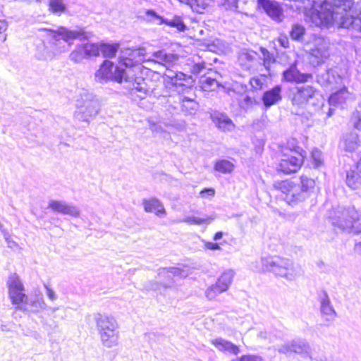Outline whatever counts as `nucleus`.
I'll use <instances>...</instances> for the list:
<instances>
[{"label":"nucleus","mask_w":361,"mask_h":361,"mask_svg":"<svg viewBox=\"0 0 361 361\" xmlns=\"http://www.w3.org/2000/svg\"><path fill=\"white\" fill-rule=\"evenodd\" d=\"M39 30L47 33V42H43L37 48V56L39 60L52 59L55 56L64 52L66 46L61 42V39L66 42L74 39L82 41L87 40L92 36V32H87L82 27L71 30L60 26L56 30L41 28Z\"/></svg>","instance_id":"1"},{"label":"nucleus","mask_w":361,"mask_h":361,"mask_svg":"<svg viewBox=\"0 0 361 361\" xmlns=\"http://www.w3.org/2000/svg\"><path fill=\"white\" fill-rule=\"evenodd\" d=\"M314 186V180L306 176H300L297 182L286 180L275 183V187L283 193L284 200L293 206L308 198L313 192Z\"/></svg>","instance_id":"2"},{"label":"nucleus","mask_w":361,"mask_h":361,"mask_svg":"<svg viewBox=\"0 0 361 361\" xmlns=\"http://www.w3.org/2000/svg\"><path fill=\"white\" fill-rule=\"evenodd\" d=\"M94 320L103 345L106 348L116 346L119 336L116 319L112 316L99 313L94 316Z\"/></svg>","instance_id":"3"},{"label":"nucleus","mask_w":361,"mask_h":361,"mask_svg":"<svg viewBox=\"0 0 361 361\" xmlns=\"http://www.w3.org/2000/svg\"><path fill=\"white\" fill-rule=\"evenodd\" d=\"M264 269L276 276L293 281L297 276V271L292 260L279 256H268L262 258Z\"/></svg>","instance_id":"4"},{"label":"nucleus","mask_w":361,"mask_h":361,"mask_svg":"<svg viewBox=\"0 0 361 361\" xmlns=\"http://www.w3.org/2000/svg\"><path fill=\"white\" fill-rule=\"evenodd\" d=\"M94 79L102 84L114 81L122 83L123 80L130 82V79L127 71L121 66H116L113 62L105 60L99 66V68L94 73Z\"/></svg>","instance_id":"5"},{"label":"nucleus","mask_w":361,"mask_h":361,"mask_svg":"<svg viewBox=\"0 0 361 361\" xmlns=\"http://www.w3.org/2000/svg\"><path fill=\"white\" fill-rule=\"evenodd\" d=\"M99 111V102L91 93H85L81 96L77 110L74 116L80 121L89 123L90 119L94 117Z\"/></svg>","instance_id":"6"},{"label":"nucleus","mask_w":361,"mask_h":361,"mask_svg":"<svg viewBox=\"0 0 361 361\" xmlns=\"http://www.w3.org/2000/svg\"><path fill=\"white\" fill-rule=\"evenodd\" d=\"M305 156L306 152L298 147L294 151H291L290 154H284L283 155L278 166V170L286 174L298 171L301 167Z\"/></svg>","instance_id":"7"},{"label":"nucleus","mask_w":361,"mask_h":361,"mask_svg":"<svg viewBox=\"0 0 361 361\" xmlns=\"http://www.w3.org/2000/svg\"><path fill=\"white\" fill-rule=\"evenodd\" d=\"M188 275V271L180 267L160 268L158 270V276L161 283H152V288L158 290L160 286L164 288L171 287L174 283L173 277L185 278Z\"/></svg>","instance_id":"8"},{"label":"nucleus","mask_w":361,"mask_h":361,"mask_svg":"<svg viewBox=\"0 0 361 361\" xmlns=\"http://www.w3.org/2000/svg\"><path fill=\"white\" fill-rule=\"evenodd\" d=\"M7 285L8 295L13 305L22 306L27 295L24 293V286L16 274L9 276Z\"/></svg>","instance_id":"9"},{"label":"nucleus","mask_w":361,"mask_h":361,"mask_svg":"<svg viewBox=\"0 0 361 361\" xmlns=\"http://www.w3.org/2000/svg\"><path fill=\"white\" fill-rule=\"evenodd\" d=\"M99 56L97 43L86 42L77 44L69 54V59L75 63H80L83 60Z\"/></svg>","instance_id":"10"},{"label":"nucleus","mask_w":361,"mask_h":361,"mask_svg":"<svg viewBox=\"0 0 361 361\" xmlns=\"http://www.w3.org/2000/svg\"><path fill=\"white\" fill-rule=\"evenodd\" d=\"M47 308L42 293L39 290H35L27 295L22 306L16 307V310L24 312L39 313Z\"/></svg>","instance_id":"11"},{"label":"nucleus","mask_w":361,"mask_h":361,"mask_svg":"<svg viewBox=\"0 0 361 361\" xmlns=\"http://www.w3.org/2000/svg\"><path fill=\"white\" fill-rule=\"evenodd\" d=\"M319 95L318 91L311 85H303L296 87V92L293 94L292 103L293 105L303 106L307 103L314 105L313 100Z\"/></svg>","instance_id":"12"},{"label":"nucleus","mask_w":361,"mask_h":361,"mask_svg":"<svg viewBox=\"0 0 361 361\" xmlns=\"http://www.w3.org/2000/svg\"><path fill=\"white\" fill-rule=\"evenodd\" d=\"M144 49H126L121 50L119 56V66L126 68H137L140 66L142 56L144 55Z\"/></svg>","instance_id":"13"},{"label":"nucleus","mask_w":361,"mask_h":361,"mask_svg":"<svg viewBox=\"0 0 361 361\" xmlns=\"http://www.w3.org/2000/svg\"><path fill=\"white\" fill-rule=\"evenodd\" d=\"M257 6L273 20L280 23L283 20V9L275 0H257Z\"/></svg>","instance_id":"14"},{"label":"nucleus","mask_w":361,"mask_h":361,"mask_svg":"<svg viewBox=\"0 0 361 361\" xmlns=\"http://www.w3.org/2000/svg\"><path fill=\"white\" fill-rule=\"evenodd\" d=\"M219 75L217 71L209 69L206 74L204 73L199 77V87L205 92L215 91L221 86V83L218 81Z\"/></svg>","instance_id":"15"},{"label":"nucleus","mask_w":361,"mask_h":361,"mask_svg":"<svg viewBox=\"0 0 361 361\" xmlns=\"http://www.w3.org/2000/svg\"><path fill=\"white\" fill-rule=\"evenodd\" d=\"M283 80L288 82L305 83L312 79L311 73H301L297 68L295 63L291 64L283 71L282 73Z\"/></svg>","instance_id":"16"},{"label":"nucleus","mask_w":361,"mask_h":361,"mask_svg":"<svg viewBox=\"0 0 361 361\" xmlns=\"http://www.w3.org/2000/svg\"><path fill=\"white\" fill-rule=\"evenodd\" d=\"M48 207L54 212L73 217H77L80 214V210L77 207L62 200H50Z\"/></svg>","instance_id":"17"},{"label":"nucleus","mask_w":361,"mask_h":361,"mask_svg":"<svg viewBox=\"0 0 361 361\" xmlns=\"http://www.w3.org/2000/svg\"><path fill=\"white\" fill-rule=\"evenodd\" d=\"M281 92L282 87L280 85H276L272 88L264 92L261 99L264 109H268L281 101Z\"/></svg>","instance_id":"18"},{"label":"nucleus","mask_w":361,"mask_h":361,"mask_svg":"<svg viewBox=\"0 0 361 361\" xmlns=\"http://www.w3.org/2000/svg\"><path fill=\"white\" fill-rule=\"evenodd\" d=\"M210 118L216 127L221 131L230 132L234 128L232 120L224 113L214 111Z\"/></svg>","instance_id":"19"},{"label":"nucleus","mask_w":361,"mask_h":361,"mask_svg":"<svg viewBox=\"0 0 361 361\" xmlns=\"http://www.w3.org/2000/svg\"><path fill=\"white\" fill-rule=\"evenodd\" d=\"M343 221L347 226L361 232V214L355 208L346 209L343 211Z\"/></svg>","instance_id":"20"},{"label":"nucleus","mask_w":361,"mask_h":361,"mask_svg":"<svg viewBox=\"0 0 361 361\" xmlns=\"http://www.w3.org/2000/svg\"><path fill=\"white\" fill-rule=\"evenodd\" d=\"M320 311L322 317L326 321H331L336 316V312L333 308L329 298L326 292H322L319 295Z\"/></svg>","instance_id":"21"},{"label":"nucleus","mask_w":361,"mask_h":361,"mask_svg":"<svg viewBox=\"0 0 361 361\" xmlns=\"http://www.w3.org/2000/svg\"><path fill=\"white\" fill-rule=\"evenodd\" d=\"M211 343L221 352L229 353L233 355H238L240 352V349L236 345L220 337L212 339Z\"/></svg>","instance_id":"22"},{"label":"nucleus","mask_w":361,"mask_h":361,"mask_svg":"<svg viewBox=\"0 0 361 361\" xmlns=\"http://www.w3.org/2000/svg\"><path fill=\"white\" fill-rule=\"evenodd\" d=\"M143 206L145 211L147 212H154L159 216H162L166 214V210L162 203L156 198L150 200H144Z\"/></svg>","instance_id":"23"},{"label":"nucleus","mask_w":361,"mask_h":361,"mask_svg":"<svg viewBox=\"0 0 361 361\" xmlns=\"http://www.w3.org/2000/svg\"><path fill=\"white\" fill-rule=\"evenodd\" d=\"M132 90L139 93L138 97L140 99L145 98L152 92V90L147 87V83L142 78L135 79V82L133 83Z\"/></svg>","instance_id":"24"},{"label":"nucleus","mask_w":361,"mask_h":361,"mask_svg":"<svg viewBox=\"0 0 361 361\" xmlns=\"http://www.w3.org/2000/svg\"><path fill=\"white\" fill-rule=\"evenodd\" d=\"M257 53L252 51H243L239 54L238 62L240 66L246 71L252 68V63L255 59Z\"/></svg>","instance_id":"25"},{"label":"nucleus","mask_w":361,"mask_h":361,"mask_svg":"<svg viewBox=\"0 0 361 361\" xmlns=\"http://www.w3.org/2000/svg\"><path fill=\"white\" fill-rule=\"evenodd\" d=\"M152 56L156 62L164 65L173 63L178 59L176 54L167 53L164 50L154 52Z\"/></svg>","instance_id":"26"},{"label":"nucleus","mask_w":361,"mask_h":361,"mask_svg":"<svg viewBox=\"0 0 361 361\" xmlns=\"http://www.w3.org/2000/svg\"><path fill=\"white\" fill-rule=\"evenodd\" d=\"M97 48L99 55L102 53L105 58H113L116 56L119 45L118 44L97 43Z\"/></svg>","instance_id":"27"},{"label":"nucleus","mask_w":361,"mask_h":361,"mask_svg":"<svg viewBox=\"0 0 361 361\" xmlns=\"http://www.w3.org/2000/svg\"><path fill=\"white\" fill-rule=\"evenodd\" d=\"M249 84L250 89L248 90V87L246 84H240V90L239 93L243 94L246 92H254L257 90H260L263 88L264 82L259 77H252L250 79Z\"/></svg>","instance_id":"28"},{"label":"nucleus","mask_w":361,"mask_h":361,"mask_svg":"<svg viewBox=\"0 0 361 361\" xmlns=\"http://www.w3.org/2000/svg\"><path fill=\"white\" fill-rule=\"evenodd\" d=\"M192 83V77L182 72H177L176 75L170 77V84L173 86H190Z\"/></svg>","instance_id":"29"},{"label":"nucleus","mask_w":361,"mask_h":361,"mask_svg":"<svg viewBox=\"0 0 361 361\" xmlns=\"http://www.w3.org/2000/svg\"><path fill=\"white\" fill-rule=\"evenodd\" d=\"M180 2L185 4L191 7L197 13H202L204 9L210 6L214 0H178Z\"/></svg>","instance_id":"30"},{"label":"nucleus","mask_w":361,"mask_h":361,"mask_svg":"<svg viewBox=\"0 0 361 361\" xmlns=\"http://www.w3.org/2000/svg\"><path fill=\"white\" fill-rule=\"evenodd\" d=\"M291 353H295L302 355H306L309 353L310 346L304 340H293L291 343Z\"/></svg>","instance_id":"31"},{"label":"nucleus","mask_w":361,"mask_h":361,"mask_svg":"<svg viewBox=\"0 0 361 361\" xmlns=\"http://www.w3.org/2000/svg\"><path fill=\"white\" fill-rule=\"evenodd\" d=\"M48 6L49 11L58 16H60L67 11V7L63 0H49Z\"/></svg>","instance_id":"32"},{"label":"nucleus","mask_w":361,"mask_h":361,"mask_svg":"<svg viewBox=\"0 0 361 361\" xmlns=\"http://www.w3.org/2000/svg\"><path fill=\"white\" fill-rule=\"evenodd\" d=\"M181 110L188 114H194L198 108V104L192 99L184 97L181 99Z\"/></svg>","instance_id":"33"},{"label":"nucleus","mask_w":361,"mask_h":361,"mask_svg":"<svg viewBox=\"0 0 361 361\" xmlns=\"http://www.w3.org/2000/svg\"><path fill=\"white\" fill-rule=\"evenodd\" d=\"M361 169L350 170L347 173L346 182L349 187L356 188L361 183Z\"/></svg>","instance_id":"34"},{"label":"nucleus","mask_w":361,"mask_h":361,"mask_svg":"<svg viewBox=\"0 0 361 361\" xmlns=\"http://www.w3.org/2000/svg\"><path fill=\"white\" fill-rule=\"evenodd\" d=\"M233 169L234 164L226 159L218 160L214 164V170L221 173H231Z\"/></svg>","instance_id":"35"},{"label":"nucleus","mask_w":361,"mask_h":361,"mask_svg":"<svg viewBox=\"0 0 361 361\" xmlns=\"http://www.w3.org/2000/svg\"><path fill=\"white\" fill-rule=\"evenodd\" d=\"M161 23L171 27H175L180 32L186 30V25L179 16H175L172 19L162 18Z\"/></svg>","instance_id":"36"},{"label":"nucleus","mask_w":361,"mask_h":361,"mask_svg":"<svg viewBox=\"0 0 361 361\" xmlns=\"http://www.w3.org/2000/svg\"><path fill=\"white\" fill-rule=\"evenodd\" d=\"M234 275L235 272L233 270H226L220 276L217 281L222 286L224 289H226L227 290L233 281Z\"/></svg>","instance_id":"37"},{"label":"nucleus","mask_w":361,"mask_h":361,"mask_svg":"<svg viewBox=\"0 0 361 361\" xmlns=\"http://www.w3.org/2000/svg\"><path fill=\"white\" fill-rule=\"evenodd\" d=\"M214 219L210 216L206 218H199L193 216H185L183 219L178 220L177 222H184L190 225H201L207 223L209 224Z\"/></svg>","instance_id":"38"},{"label":"nucleus","mask_w":361,"mask_h":361,"mask_svg":"<svg viewBox=\"0 0 361 361\" xmlns=\"http://www.w3.org/2000/svg\"><path fill=\"white\" fill-rule=\"evenodd\" d=\"M225 291H226V289H224L222 286L216 281L215 284L212 285L207 289L205 295L209 300H212Z\"/></svg>","instance_id":"39"},{"label":"nucleus","mask_w":361,"mask_h":361,"mask_svg":"<svg viewBox=\"0 0 361 361\" xmlns=\"http://www.w3.org/2000/svg\"><path fill=\"white\" fill-rule=\"evenodd\" d=\"M225 291H226V289H224L222 286L216 281L215 284L212 285L207 289L205 295L209 300H212Z\"/></svg>","instance_id":"40"},{"label":"nucleus","mask_w":361,"mask_h":361,"mask_svg":"<svg viewBox=\"0 0 361 361\" xmlns=\"http://www.w3.org/2000/svg\"><path fill=\"white\" fill-rule=\"evenodd\" d=\"M305 34V28L299 24H294L290 32L291 39L295 41H302Z\"/></svg>","instance_id":"41"},{"label":"nucleus","mask_w":361,"mask_h":361,"mask_svg":"<svg viewBox=\"0 0 361 361\" xmlns=\"http://www.w3.org/2000/svg\"><path fill=\"white\" fill-rule=\"evenodd\" d=\"M311 160L313 167L315 169L319 168L323 165V158L322 152L315 148L311 152Z\"/></svg>","instance_id":"42"},{"label":"nucleus","mask_w":361,"mask_h":361,"mask_svg":"<svg viewBox=\"0 0 361 361\" xmlns=\"http://www.w3.org/2000/svg\"><path fill=\"white\" fill-rule=\"evenodd\" d=\"M208 70L204 62L196 63L192 66L191 73L195 76L200 77L204 73L206 74Z\"/></svg>","instance_id":"43"},{"label":"nucleus","mask_w":361,"mask_h":361,"mask_svg":"<svg viewBox=\"0 0 361 361\" xmlns=\"http://www.w3.org/2000/svg\"><path fill=\"white\" fill-rule=\"evenodd\" d=\"M240 0H220L219 5L226 10L237 11L238 8V3Z\"/></svg>","instance_id":"44"},{"label":"nucleus","mask_w":361,"mask_h":361,"mask_svg":"<svg viewBox=\"0 0 361 361\" xmlns=\"http://www.w3.org/2000/svg\"><path fill=\"white\" fill-rule=\"evenodd\" d=\"M259 102L255 97L250 95H245L243 100L240 101V105L243 108H251L255 105H259Z\"/></svg>","instance_id":"45"},{"label":"nucleus","mask_w":361,"mask_h":361,"mask_svg":"<svg viewBox=\"0 0 361 361\" xmlns=\"http://www.w3.org/2000/svg\"><path fill=\"white\" fill-rule=\"evenodd\" d=\"M355 19V17L353 14L345 15V16L342 17V20L340 21V27H348L354 23Z\"/></svg>","instance_id":"46"},{"label":"nucleus","mask_w":361,"mask_h":361,"mask_svg":"<svg viewBox=\"0 0 361 361\" xmlns=\"http://www.w3.org/2000/svg\"><path fill=\"white\" fill-rule=\"evenodd\" d=\"M260 51L261 54H262L264 65H269L271 63L275 61L273 56L269 53V51L267 49L261 47Z\"/></svg>","instance_id":"47"},{"label":"nucleus","mask_w":361,"mask_h":361,"mask_svg":"<svg viewBox=\"0 0 361 361\" xmlns=\"http://www.w3.org/2000/svg\"><path fill=\"white\" fill-rule=\"evenodd\" d=\"M327 81L331 83H337V79L338 78V73L336 69L331 68L327 71Z\"/></svg>","instance_id":"48"},{"label":"nucleus","mask_w":361,"mask_h":361,"mask_svg":"<svg viewBox=\"0 0 361 361\" xmlns=\"http://www.w3.org/2000/svg\"><path fill=\"white\" fill-rule=\"evenodd\" d=\"M343 99L344 101L353 100L354 99L353 94L348 92L346 87L340 89V100Z\"/></svg>","instance_id":"49"},{"label":"nucleus","mask_w":361,"mask_h":361,"mask_svg":"<svg viewBox=\"0 0 361 361\" xmlns=\"http://www.w3.org/2000/svg\"><path fill=\"white\" fill-rule=\"evenodd\" d=\"M2 234L8 247L13 248L17 246V243L11 239V237L7 231H3Z\"/></svg>","instance_id":"50"},{"label":"nucleus","mask_w":361,"mask_h":361,"mask_svg":"<svg viewBox=\"0 0 361 361\" xmlns=\"http://www.w3.org/2000/svg\"><path fill=\"white\" fill-rule=\"evenodd\" d=\"M329 104L330 106L336 107L338 104V91H335L329 98Z\"/></svg>","instance_id":"51"},{"label":"nucleus","mask_w":361,"mask_h":361,"mask_svg":"<svg viewBox=\"0 0 361 361\" xmlns=\"http://www.w3.org/2000/svg\"><path fill=\"white\" fill-rule=\"evenodd\" d=\"M200 195L202 197H213L215 195V190L212 188H206L201 190Z\"/></svg>","instance_id":"52"},{"label":"nucleus","mask_w":361,"mask_h":361,"mask_svg":"<svg viewBox=\"0 0 361 361\" xmlns=\"http://www.w3.org/2000/svg\"><path fill=\"white\" fill-rule=\"evenodd\" d=\"M44 288L46 289V293L49 299L51 300H55L57 298L55 291L47 284H44Z\"/></svg>","instance_id":"53"},{"label":"nucleus","mask_w":361,"mask_h":361,"mask_svg":"<svg viewBox=\"0 0 361 361\" xmlns=\"http://www.w3.org/2000/svg\"><path fill=\"white\" fill-rule=\"evenodd\" d=\"M278 42L279 43L280 46L283 48H288L289 47V40L286 36H281L278 39Z\"/></svg>","instance_id":"54"},{"label":"nucleus","mask_w":361,"mask_h":361,"mask_svg":"<svg viewBox=\"0 0 361 361\" xmlns=\"http://www.w3.org/2000/svg\"><path fill=\"white\" fill-rule=\"evenodd\" d=\"M279 352L281 353H284V354H286V353H291V345H290V343H286V344H284V345H281L279 348Z\"/></svg>","instance_id":"55"},{"label":"nucleus","mask_w":361,"mask_h":361,"mask_svg":"<svg viewBox=\"0 0 361 361\" xmlns=\"http://www.w3.org/2000/svg\"><path fill=\"white\" fill-rule=\"evenodd\" d=\"M149 128L152 132L161 133L163 131V129L161 126H159L155 123H152V122H151V121H149Z\"/></svg>","instance_id":"56"},{"label":"nucleus","mask_w":361,"mask_h":361,"mask_svg":"<svg viewBox=\"0 0 361 361\" xmlns=\"http://www.w3.org/2000/svg\"><path fill=\"white\" fill-rule=\"evenodd\" d=\"M205 247L207 249H209L210 250H221L219 245L216 243L207 242L205 243Z\"/></svg>","instance_id":"57"},{"label":"nucleus","mask_w":361,"mask_h":361,"mask_svg":"<svg viewBox=\"0 0 361 361\" xmlns=\"http://www.w3.org/2000/svg\"><path fill=\"white\" fill-rule=\"evenodd\" d=\"M177 72H173L172 71H168L165 73V78L167 82L170 83V77H173L176 75Z\"/></svg>","instance_id":"58"},{"label":"nucleus","mask_w":361,"mask_h":361,"mask_svg":"<svg viewBox=\"0 0 361 361\" xmlns=\"http://www.w3.org/2000/svg\"><path fill=\"white\" fill-rule=\"evenodd\" d=\"M8 27V24L5 20H0V33L4 32Z\"/></svg>","instance_id":"59"},{"label":"nucleus","mask_w":361,"mask_h":361,"mask_svg":"<svg viewBox=\"0 0 361 361\" xmlns=\"http://www.w3.org/2000/svg\"><path fill=\"white\" fill-rule=\"evenodd\" d=\"M329 222L331 223L333 226L338 225V219L336 217H332L331 216H329Z\"/></svg>","instance_id":"60"},{"label":"nucleus","mask_w":361,"mask_h":361,"mask_svg":"<svg viewBox=\"0 0 361 361\" xmlns=\"http://www.w3.org/2000/svg\"><path fill=\"white\" fill-rule=\"evenodd\" d=\"M223 235H224L223 232H221V231H218V232H216V233L214 234V240L217 241V240H219L221 239V238H222V237H223Z\"/></svg>","instance_id":"61"},{"label":"nucleus","mask_w":361,"mask_h":361,"mask_svg":"<svg viewBox=\"0 0 361 361\" xmlns=\"http://www.w3.org/2000/svg\"><path fill=\"white\" fill-rule=\"evenodd\" d=\"M0 329L2 331H10L11 329L7 324H1Z\"/></svg>","instance_id":"62"},{"label":"nucleus","mask_w":361,"mask_h":361,"mask_svg":"<svg viewBox=\"0 0 361 361\" xmlns=\"http://www.w3.org/2000/svg\"><path fill=\"white\" fill-rule=\"evenodd\" d=\"M335 109L331 106L329 108V111L327 113L328 116H331L334 114Z\"/></svg>","instance_id":"63"},{"label":"nucleus","mask_w":361,"mask_h":361,"mask_svg":"<svg viewBox=\"0 0 361 361\" xmlns=\"http://www.w3.org/2000/svg\"><path fill=\"white\" fill-rule=\"evenodd\" d=\"M317 266L322 269V266H324V263L322 261L317 262Z\"/></svg>","instance_id":"64"}]
</instances>
